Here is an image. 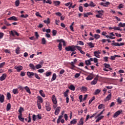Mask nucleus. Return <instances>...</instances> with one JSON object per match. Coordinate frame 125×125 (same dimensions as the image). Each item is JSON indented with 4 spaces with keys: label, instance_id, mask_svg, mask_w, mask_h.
<instances>
[{
    "label": "nucleus",
    "instance_id": "4be33fe9",
    "mask_svg": "<svg viewBox=\"0 0 125 125\" xmlns=\"http://www.w3.org/2000/svg\"><path fill=\"white\" fill-rule=\"evenodd\" d=\"M97 118H98L96 120V123H98L99 122L101 121V120H102V119H103V118H104V116L102 115L100 117H97Z\"/></svg>",
    "mask_w": 125,
    "mask_h": 125
},
{
    "label": "nucleus",
    "instance_id": "a19ab883",
    "mask_svg": "<svg viewBox=\"0 0 125 125\" xmlns=\"http://www.w3.org/2000/svg\"><path fill=\"white\" fill-rule=\"evenodd\" d=\"M45 74L46 77H49V76H50L52 74V72L47 71Z\"/></svg>",
    "mask_w": 125,
    "mask_h": 125
},
{
    "label": "nucleus",
    "instance_id": "c756f323",
    "mask_svg": "<svg viewBox=\"0 0 125 125\" xmlns=\"http://www.w3.org/2000/svg\"><path fill=\"white\" fill-rule=\"evenodd\" d=\"M43 22L45 24L48 25V24L50 23V19H49V18H47L46 20L43 21Z\"/></svg>",
    "mask_w": 125,
    "mask_h": 125
},
{
    "label": "nucleus",
    "instance_id": "f8f14e48",
    "mask_svg": "<svg viewBox=\"0 0 125 125\" xmlns=\"http://www.w3.org/2000/svg\"><path fill=\"white\" fill-rule=\"evenodd\" d=\"M61 110V107L59 106L56 108L55 111V115H58L60 113V110Z\"/></svg>",
    "mask_w": 125,
    "mask_h": 125
},
{
    "label": "nucleus",
    "instance_id": "bb28decb",
    "mask_svg": "<svg viewBox=\"0 0 125 125\" xmlns=\"http://www.w3.org/2000/svg\"><path fill=\"white\" fill-rule=\"evenodd\" d=\"M39 93H40L41 96H42V97H45V94H44V93L43 92V91L42 90H41L39 91Z\"/></svg>",
    "mask_w": 125,
    "mask_h": 125
},
{
    "label": "nucleus",
    "instance_id": "49530a36",
    "mask_svg": "<svg viewBox=\"0 0 125 125\" xmlns=\"http://www.w3.org/2000/svg\"><path fill=\"white\" fill-rule=\"evenodd\" d=\"M94 38H95V39H96V40H97V39L100 38V35H99L98 34H95L94 36Z\"/></svg>",
    "mask_w": 125,
    "mask_h": 125
},
{
    "label": "nucleus",
    "instance_id": "f3484780",
    "mask_svg": "<svg viewBox=\"0 0 125 125\" xmlns=\"http://www.w3.org/2000/svg\"><path fill=\"white\" fill-rule=\"evenodd\" d=\"M45 107L46 111H50L51 110V108L50 107V104L49 103L46 104Z\"/></svg>",
    "mask_w": 125,
    "mask_h": 125
},
{
    "label": "nucleus",
    "instance_id": "a878e982",
    "mask_svg": "<svg viewBox=\"0 0 125 125\" xmlns=\"http://www.w3.org/2000/svg\"><path fill=\"white\" fill-rule=\"evenodd\" d=\"M100 92H101V90L100 89H97L95 91L94 94V95H97V94H99V93H100Z\"/></svg>",
    "mask_w": 125,
    "mask_h": 125
},
{
    "label": "nucleus",
    "instance_id": "603ef678",
    "mask_svg": "<svg viewBox=\"0 0 125 125\" xmlns=\"http://www.w3.org/2000/svg\"><path fill=\"white\" fill-rule=\"evenodd\" d=\"M77 48V49L78 50H79L80 51L83 49V48L81 46H79L75 45V48Z\"/></svg>",
    "mask_w": 125,
    "mask_h": 125
},
{
    "label": "nucleus",
    "instance_id": "dca6fc26",
    "mask_svg": "<svg viewBox=\"0 0 125 125\" xmlns=\"http://www.w3.org/2000/svg\"><path fill=\"white\" fill-rule=\"evenodd\" d=\"M84 120V119H83V118H81L80 120V121H79V123L77 124L78 125H83V120Z\"/></svg>",
    "mask_w": 125,
    "mask_h": 125
},
{
    "label": "nucleus",
    "instance_id": "4d7b16f0",
    "mask_svg": "<svg viewBox=\"0 0 125 125\" xmlns=\"http://www.w3.org/2000/svg\"><path fill=\"white\" fill-rule=\"evenodd\" d=\"M35 36L36 37V39H39V37H40V35H39V33H38V32H35Z\"/></svg>",
    "mask_w": 125,
    "mask_h": 125
},
{
    "label": "nucleus",
    "instance_id": "c9c22d12",
    "mask_svg": "<svg viewBox=\"0 0 125 125\" xmlns=\"http://www.w3.org/2000/svg\"><path fill=\"white\" fill-rule=\"evenodd\" d=\"M87 44L88 46H89L91 48L94 47V44H93V43H92L91 42L87 43Z\"/></svg>",
    "mask_w": 125,
    "mask_h": 125
},
{
    "label": "nucleus",
    "instance_id": "9d476101",
    "mask_svg": "<svg viewBox=\"0 0 125 125\" xmlns=\"http://www.w3.org/2000/svg\"><path fill=\"white\" fill-rule=\"evenodd\" d=\"M52 101L55 105H56L57 104V100L56 99V97H55V95H53L52 97Z\"/></svg>",
    "mask_w": 125,
    "mask_h": 125
},
{
    "label": "nucleus",
    "instance_id": "5701e85b",
    "mask_svg": "<svg viewBox=\"0 0 125 125\" xmlns=\"http://www.w3.org/2000/svg\"><path fill=\"white\" fill-rule=\"evenodd\" d=\"M53 3L56 6H58V5H60L61 2H60V1L54 0L53 1Z\"/></svg>",
    "mask_w": 125,
    "mask_h": 125
},
{
    "label": "nucleus",
    "instance_id": "8fccbe9b",
    "mask_svg": "<svg viewBox=\"0 0 125 125\" xmlns=\"http://www.w3.org/2000/svg\"><path fill=\"white\" fill-rule=\"evenodd\" d=\"M38 100H39V102H41V103H42L43 102V101L42 100V98H41V96H38Z\"/></svg>",
    "mask_w": 125,
    "mask_h": 125
},
{
    "label": "nucleus",
    "instance_id": "3c124183",
    "mask_svg": "<svg viewBox=\"0 0 125 125\" xmlns=\"http://www.w3.org/2000/svg\"><path fill=\"white\" fill-rule=\"evenodd\" d=\"M119 27H125V23L120 22L118 24Z\"/></svg>",
    "mask_w": 125,
    "mask_h": 125
},
{
    "label": "nucleus",
    "instance_id": "f03ea898",
    "mask_svg": "<svg viewBox=\"0 0 125 125\" xmlns=\"http://www.w3.org/2000/svg\"><path fill=\"white\" fill-rule=\"evenodd\" d=\"M24 111V108L22 107H21L19 110V112L20 115L18 116V118L21 122H24L25 118L22 117V111Z\"/></svg>",
    "mask_w": 125,
    "mask_h": 125
},
{
    "label": "nucleus",
    "instance_id": "13d9d810",
    "mask_svg": "<svg viewBox=\"0 0 125 125\" xmlns=\"http://www.w3.org/2000/svg\"><path fill=\"white\" fill-rule=\"evenodd\" d=\"M52 34H53V36H55L57 34V31L55 30H53Z\"/></svg>",
    "mask_w": 125,
    "mask_h": 125
},
{
    "label": "nucleus",
    "instance_id": "c03bdc74",
    "mask_svg": "<svg viewBox=\"0 0 125 125\" xmlns=\"http://www.w3.org/2000/svg\"><path fill=\"white\" fill-rule=\"evenodd\" d=\"M34 76L35 77L36 79H37V80H41V77L39 76V74L37 73H36L34 74Z\"/></svg>",
    "mask_w": 125,
    "mask_h": 125
},
{
    "label": "nucleus",
    "instance_id": "72a5a7b5",
    "mask_svg": "<svg viewBox=\"0 0 125 125\" xmlns=\"http://www.w3.org/2000/svg\"><path fill=\"white\" fill-rule=\"evenodd\" d=\"M16 54H20V47H17V48L16 49Z\"/></svg>",
    "mask_w": 125,
    "mask_h": 125
},
{
    "label": "nucleus",
    "instance_id": "bf43d9fd",
    "mask_svg": "<svg viewBox=\"0 0 125 125\" xmlns=\"http://www.w3.org/2000/svg\"><path fill=\"white\" fill-rule=\"evenodd\" d=\"M36 117H37L38 120H42V115L41 114H38L36 116Z\"/></svg>",
    "mask_w": 125,
    "mask_h": 125
},
{
    "label": "nucleus",
    "instance_id": "e2e57ef3",
    "mask_svg": "<svg viewBox=\"0 0 125 125\" xmlns=\"http://www.w3.org/2000/svg\"><path fill=\"white\" fill-rule=\"evenodd\" d=\"M109 58L108 57H104V61L105 62H107V61H108V59Z\"/></svg>",
    "mask_w": 125,
    "mask_h": 125
},
{
    "label": "nucleus",
    "instance_id": "ea45409f",
    "mask_svg": "<svg viewBox=\"0 0 125 125\" xmlns=\"http://www.w3.org/2000/svg\"><path fill=\"white\" fill-rule=\"evenodd\" d=\"M68 88L70 89V90L74 91L75 89V86L74 85H71Z\"/></svg>",
    "mask_w": 125,
    "mask_h": 125
},
{
    "label": "nucleus",
    "instance_id": "58836bf2",
    "mask_svg": "<svg viewBox=\"0 0 125 125\" xmlns=\"http://www.w3.org/2000/svg\"><path fill=\"white\" fill-rule=\"evenodd\" d=\"M7 98L8 100H10V98H11V94L10 93H7Z\"/></svg>",
    "mask_w": 125,
    "mask_h": 125
},
{
    "label": "nucleus",
    "instance_id": "864d4df0",
    "mask_svg": "<svg viewBox=\"0 0 125 125\" xmlns=\"http://www.w3.org/2000/svg\"><path fill=\"white\" fill-rule=\"evenodd\" d=\"M77 42L80 44V45H84V43L82 41H77Z\"/></svg>",
    "mask_w": 125,
    "mask_h": 125
},
{
    "label": "nucleus",
    "instance_id": "20e7f679",
    "mask_svg": "<svg viewBox=\"0 0 125 125\" xmlns=\"http://www.w3.org/2000/svg\"><path fill=\"white\" fill-rule=\"evenodd\" d=\"M14 69H15V70H17V72H21V70H23V66L21 65H16L14 67Z\"/></svg>",
    "mask_w": 125,
    "mask_h": 125
},
{
    "label": "nucleus",
    "instance_id": "6e6d98bb",
    "mask_svg": "<svg viewBox=\"0 0 125 125\" xmlns=\"http://www.w3.org/2000/svg\"><path fill=\"white\" fill-rule=\"evenodd\" d=\"M40 68H42V65L41 64H37L35 66L36 69H40Z\"/></svg>",
    "mask_w": 125,
    "mask_h": 125
},
{
    "label": "nucleus",
    "instance_id": "7ed1b4c3",
    "mask_svg": "<svg viewBox=\"0 0 125 125\" xmlns=\"http://www.w3.org/2000/svg\"><path fill=\"white\" fill-rule=\"evenodd\" d=\"M66 51H75L76 45L68 46L65 48Z\"/></svg>",
    "mask_w": 125,
    "mask_h": 125
},
{
    "label": "nucleus",
    "instance_id": "680f3d73",
    "mask_svg": "<svg viewBox=\"0 0 125 125\" xmlns=\"http://www.w3.org/2000/svg\"><path fill=\"white\" fill-rule=\"evenodd\" d=\"M5 65V62H3L0 64V68H2Z\"/></svg>",
    "mask_w": 125,
    "mask_h": 125
},
{
    "label": "nucleus",
    "instance_id": "774afa93",
    "mask_svg": "<svg viewBox=\"0 0 125 125\" xmlns=\"http://www.w3.org/2000/svg\"><path fill=\"white\" fill-rule=\"evenodd\" d=\"M39 73H43L44 72V70L43 69H41L38 70Z\"/></svg>",
    "mask_w": 125,
    "mask_h": 125
},
{
    "label": "nucleus",
    "instance_id": "9b49d317",
    "mask_svg": "<svg viewBox=\"0 0 125 125\" xmlns=\"http://www.w3.org/2000/svg\"><path fill=\"white\" fill-rule=\"evenodd\" d=\"M10 34L13 36V37H14V36H17V37H19V33H18L17 32H16L15 30L11 31Z\"/></svg>",
    "mask_w": 125,
    "mask_h": 125
},
{
    "label": "nucleus",
    "instance_id": "6ab92c4d",
    "mask_svg": "<svg viewBox=\"0 0 125 125\" xmlns=\"http://www.w3.org/2000/svg\"><path fill=\"white\" fill-rule=\"evenodd\" d=\"M23 88H24V89L26 90V92L29 93V94H31V90H30V88H29V87H28V86H25L24 87H23Z\"/></svg>",
    "mask_w": 125,
    "mask_h": 125
},
{
    "label": "nucleus",
    "instance_id": "4c0bfd02",
    "mask_svg": "<svg viewBox=\"0 0 125 125\" xmlns=\"http://www.w3.org/2000/svg\"><path fill=\"white\" fill-rule=\"evenodd\" d=\"M104 104H100L99 106H98V109H99L100 110H101V109H103V108H104Z\"/></svg>",
    "mask_w": 125,
    "mask_h": 125
},
{
    "label": "nucleus",
    "instance_id": "f704fd0d",
    "mask_svg": "<svg viewBox=\"0 0 125 125\" xmlns=\"http://www.w3.org/2000/svg\"><path fill=\"white\" fill-rule=\"evenodd\" d=\"M29 67L32 69V70H36V66H35L33 63H30L29 64Z\"/></svg>",
    "mask_w": 125,
    "mask_h": 125
},
{
    "label": "nucleus",
    "instance_id": "a18cd8bd",
    "mask_svg": "<svg viewBox=\"0 0 125 125\" xmlns=\"http://www.w3.org/2000/svg\"><path fill=\"white\" fill-rule=\"evenodd\" d=\"M58 48H59L60 51H61V50H62V43H59V45H58Z\"/></svg>",
    "mask_w": 125,
    "mask_h": 125
},
{
    "label": "nucleus",
    "instance_id": "0e129e2a",
    "mask_svg": "<svg viewBox=\"0 0 125 125\" xmlns=\"http://www.w3.org/2000/svg\"><path fill=\"white\" fill-rule=\"evenodd\" d=\"M80 76H81V74H80V73H76V74L75 75V78H79V77H80Z\"/></svg>",
    "mask_w": 125,
    "mask_h": 125
},
{
    "label": "nucleus",
    "instance_id": "6e6552de",
    "mask_svg": "<svg viewBox=\"0 0 125 125\" xmlns=\"http://www.w3.org/2000/svg\"><path fill=\"white\" fill-rule=\"evenodd\" d=\"M121 113H123V111L122 110H118L117 112H116L114 115L113 118H117L119 115H121Z\"/></svg>",
    "mask_w": 125,
    "mask_h": 125
},
{
    "label": "nucleus",
    "instance_id": "2eb2a0df",
    "mask_svg": "<svg viewBox=\"0 0 125 125\" xmlns=\"http://www.w3.org/2000/svg\"><path fill=\"white\" fill-rule=\"evenodd\" d=\"M0 103L4 102V95L3 94H0Z\"/></svg>",
    "mask_w": 125,
    "mask_h": 125
},
{
    "label": "nucleus",
    "instance_id": "7c9ffc66",
    "mask_svg": "<svg viewBox=\"0 0 125 125\" xmlns=\"http://www.w3.org/2000/svg\"><path fill=\"white\" fill-rule=\"evenodd\" d=\"M19 92L18 89L15 88L13 89V93H14V94H18Z\"/></svg>",
    "mask_w": 125,
    "mask_h": 125
},
{
    "label": "nucleus",
    "instance_id": "e433bc0d",
    "mask_svg": "<svg viewBox=\"0 0 125 125\" xmlns=\"http://www.w3.org/2000/svg\"><path fill=\"white\" fill-rule=\"evenodd\" d=\"M70 65H71V67H70V69H71V70H75V67H76V66H75V64H74L73 62H71L70 63Z\"/></svg>",
    "mask_w": 125,
    "mask_h": 125
},
{
    "label": "nucleus",
    "instance_id": "b1692460",
    "mask_svg": "<svg viewBox=\"0 0 125 125\" xmlns=\"http://www.w3.org/2000/svg\"><path fill=\"white\" fill-rule=\"evenodd\" d=\"M113 30H115V31H120V32H122V30L120 28V27H117V26H114L113 27Z\"/></svg>",
    "mask_w": 125,
    "mask_h": 125
},
{
    "label": "nucleus",
    "instance_id": "423d86ee",
    "mask_svg": "<svg viewBox=\"0 0 125 125\" xmlns=\"http://www.w3.org/2000/svg\"><path fill=\"white\" fill-rule=\"evenodd\" d=\"M7 20H9V21H18V18L15 17V16H12L7 19Z\"/></svg>",
    "mask_w": 125,
    "mask_h": 125
},
{
    "label": "nucleus",
    "instance_id": "412c9836",
    "mask_svg": "<svg viewBox=\"0 0 125 125\" xmlns=\"http://www.w3.org/2000/svg\"><path fill=\"white\" fill-rule=\"evenodd\" d=\"M92 74L93 73H91L90 74L91 75H89L87 77H86V80H87V81H91V80L93 79V76H92Z\"/></svg>",
    "mask_w": 125,
    "mask_h": 125
},
{
    "label": "nucleus",
    "instance_id": "a211bd4d",
    "mask_svg": "<svg viewBox=\"0 0 125 125\" xmlns=\"http://www.w3.org/2000/svg\"><path fill=\"white\" fill-rule=\"evenodd\" d=\"M81 91L82 92H86L87 91V87L83 86L81 87Z\"/></svg>",
    "mask_w": 125,
    "mask_h": 125
},
{
    "label": "nucleus",
    "instance_id": "c85d7f7f",
    "mask_svg": "<svg viewBox=\"0 0 125 125\" xmlns=\"http://www.w3.org/2000/svg\"><path fill=\"white\" fill-rule=\"evenodd\" d=\"M10 109H11V104H10V103H8L7 104L6 110H7V111H9V110H10Z\"/></svg>",
    "mask_w": 125,
    "mask_h": 125
},
{
    "label": "nucleus",
    "instance_id": "5fc2aeb1",
    "mask_svg": "<svg viewBox=\"0 0 125 125\" xmlns=\"http://www.w3.org/2000/svg\"><path fill=\"white\" fill-rule=\"evenodd\" d=\"M112 45H115V46H120V43L118 42L112 43Z\"/></svg>",
    "mask_w": 125,
    "mask_h": 125
},
{
    "label": "nucleus",
    "instance_id": "39448f33",
    "mask_svg": "<svg viewBox=\"0 0 125 125\" xmlns=\"http://www.w3.org/2000/svg\"><path fill=\"white\" fill-rule=\"evenodd\" d=\"M35 73H36L28 71L27 72V75L28 76V78H29L30 79H32V78H33V76H35Z\"/></svg>",
    "mask_w": 125,
    "mask_h": 125
},
{
    "label": "nucleus",
    "instance_id": "1a4fd4ad",
    "mask_svg": "<svg viewBox=\"0 0 125 125\" xmlns=\"http://www.w3.org/2000/svg\"><path fill=\"white\" fill-rule=\"evenodd\" d=\"M98 81V76H97L93 80V81L91 82V84L92 85H94L96 84L97 83V81Z\"/></svg>",
    "mask_w": 125,
    "mask_h": 125
},
{
    "label": "nucleus",
    "instance_id": "cd10ccee",
    "mask_svg": "<svg viewBox=\"0 0 125 125\" xmlns=\"http://www.w3.org/2000/svg\"><path fill=\"white\" fill-rule=\"evenodd\" d=\"M76 124H77V119H73L70 123V125H76Z\"/></svg>",
    "mask_w": 125,
    "mask_h": 125
},
{
    "label": "nucleus",
    "instance_id": "393cba45",
    "mask_svg": "<svg viewBox=\"0 0 125 125\" xmlns=\"http://www.w3.org/2000/svg\"><path fill=\"white\" fill-rule=\"evenodd\" d=\"M56 78H57L56 74L54 73L53 74L52 78L51 80V82H53V81H55L56 80Z\"/></svg>",
    "mask_w": 125,
    "mask_h": 125
},
{
    "label": "nucleus",
    "instance_id": "de8ad7c7",
    "mask_svg": "<svg viewBox=\"0 0 125 125\" xmlns=\"http://www.w3.org/2000/svg\"><path fill=\"white\" fill-rule=\"evenodd\" d=\"M37 115L33 114L32 116V119H33V122H36V120H37Z\"/></svg>",
    "mask_w": 125,
    "mask_h": 125
},
{
    "label": "nucleus",
    "instance_id": "052dcab7",
    "mask_svg": "<svg viewBox=\"0 0 125 125\" xmlns=\"http://www.w3.org/2000/svg\"><path fill=\"white\" fill-rule=\"evenodd\" d=\"M104 66L105 68H110V64H107L106 63H104Z\"/></svg>",
    "mask_w": 125,
    "mask_h": 125
},
{
    "label": "nucleus",
    "instance_id": "f257e3e1",
    "mask_svg": "<svg viewBox=\"0 0 125 125\" xmlns=\"http://www.w3.org/2000/svg\"><path fill=\"white\" fill-rule=\"evenodd\" d=\"M102 36H105L107 39L109 38V39H111V40H115V39H116V37H115V34H114V32L110 33L109 36V35H107V33L103 31L102 33Z\"/></svg>",
    "mask_w": 125,
    "mask_h": 125
},
{
    "label": "nucleus",
    "instance_id": "473e14b6",
    "mask_svg": "<svg viewBox=\"0 0 125 125\" xmlns=\"http://www.w3.org/2000/svg\"><path fill=\"white\" fill-rule=\"evenodd\" d=\"M89 6H90L91 7H94V6H96V5L95 4V3H94L92 1H90L89 4Z\"/></svg>",
    "mask_w": 125,
    "mask_h": 125
},
{
    "label": "nucleus",
    "instance_id": "79ce46f5",
    "mask_svg": "<svg viewBox=\"0 0 125 125\" xmlns=\"http://www.w3.org/2000/svg\"><path fill=\"white\" fill-rule=\"evenodd\" d=\"M85 64L87 65V66H88V65H91V62H90V61L89 60H88L87 61H85Z\"/></svg>",
    "mask_w": 125,
    "mask_h": 125
},
{
    "label": "nucleus",
    "instance_id": "338daca9",
    "mask_svg": "<svg viewBox=\"0 0 125 125\" xmlns=\"http://www.w3.org/2000/svg\"><path fill=\"white\" fill-rule=\"evenodd\" d=\"M123 7H124V5H123V4L121 3L119 4V5L118 6V8L119 9H121V8H123Z\"/></svg>",
    "mask_w": 125,
    "mask_h": 125
},
{
    "label": "nucleus",
    "instance_id": "0eeeda50",
    "mask_svg": "<svg viewBox=\"0 0 125 125\" xmlns=\"http://www.w3.org/2000/svg\"><path fill=\"white\" fill-rule=\"evenodd\" d=\"M112 98V93H110L108 94L106 97L104 99V101L105 102H107V101H109L111 100V99Z\"/></svg>",
    "mask_w": 125,
    "mask_h": 125
},
{
    "label": "nucleus",
    "instance_id": "2f4dec72",
    "mask_svg": "<svg viewBox=\"0 0 125 125\" xmlns=\"http://www.w3.org/2000/svg\"><path fill=\"white\" fill-rule=\"evenodd\" d=\"M41 43L42 44H45L46 43V40H45V38H42Z\"/></svg>",
    "mask_w": 125,
    "mask_h": 125
},
{
    "label": "nucleus",
    "instance_id": "ddd939ff",
    "mask_svg": "<svg viewBox=\"0 0 125 125\" xmlns=\"http://www.w3.org/2000/svg\"><path fill=\"white\" fill-rule=\"evenodd\" d=\"M101 5H102L103 6H104V7H107L110 4V2L106 1L105 3L104 2H101L100 3Z\"/></svg>",
    "mask_w": 125,
    "mask_h": 125
},
{
    "label": "nucleus",
    "instance_id": "aec40b11",
    "mask_svg": "<svg viewBox=\"0 0 125 125\" xmlns=\"http://www.w3.org/2000/svg\"><path fill=\"white\" fill-rule=\"evenodd\" d=\"M118 57V58H120L121 57V56L120 55H115L114 56H111L110 57V60H115L116 59V58Z\"/></svg>",
    "mask_w": 125,
    "mask_h": 125
},
{
    "label": "nucleus",
    "instance_id": "37998d69",
    "mask_svg": "<svg viewBox=\"0 0 125 125\" xmlns=\"http://www.w3.org/2000/svg\"><path fill=\"white\" fill-rule=\"evenodd\" d=\"M19 4H20V0H17L15 1V5H16V6H19Z\"/></svg>",
    "mask_w": 125,
    "mask_h": 125
},
{
    "label": "nucleus",
    "instance_id": "69168bd1",
    "mask_svg": "<svg viewBox=\"0 0 125 125\" xmlns=\"http://www.w3.org/2000/svg\"><path fill=\"white\" fill-rule=\"evenodd\" d=\"M117 102L118 103H119V104H121V103H122V102H123V101H122V100L119 98L118 99H117Z\"/></svg>",
    "mask_w": 125,
    "mask_h": 125
},
{
    "label": "nucleus",
    "instance_id": "09e8293b",
    "mask_svg": "<svg viewBox=\"0 0 125 125\" xmlns=\"http://www.w3.org/2000/svg\"><path fill=\"white\" fill-rule=\"evenodd\" d=\"M97 12H98V14L100 15H103V13H104V11L101 10V11H97Z\"/></svg>",
    "mask_w": 125,
    "mask_h": 125
},
{
    "label": "nucleus",
    "instance_id": "4468645a",
    "mask_svg": "<svg viewBox=\"0 0 125 125\" xmlns=\"http://www.w3.org/2000/svg\"><path fill=\"white\" fill-rule=\"evenodd\" d=\"M6 77H7V75H6V74H2V76L0 77V81L1 82L4 81V80L6 79Z\"/></svg>",
    "mask_w": 125,
    "mask_h": 125
}]
</instances>
